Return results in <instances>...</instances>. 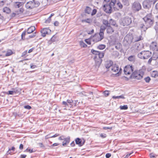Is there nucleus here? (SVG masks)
Returning a JSON list of instances; mask_svg holds the SVG:
<instances>
[{"instance_id": "1", "label": "nucleus", "mask_w": 158, "mask_h": 158, "mask_svg": "<svg viewBox=\"0 0 158 158\" xmlns=\"http://www.w3.org/2000/svg\"><path fill=\"white\" fill-rule=\"evenodd\" d=\"M103 24L106 27V31L107 34L110 35L114 33L118 28V25L116 21L111 19L108 21L106 20H103Z\"/></svg>"}, {"instance_id": "2", "label": "nucleus", "mask_w": 158, "mask_h": 158, "mask_svg": "<svg viewBox=\"0 0 158 158\" xmlns=\"http://www.w3.org/2000/svg\"><path fill=\"white\" fill-rule=\"evenodd\" d=\"M24 3L21 2H16L13 3V7L14 8V12L12 14L11 16L15 17L17 16H19L21 15L24 11L23 8Z\"/></svg>"}, {"instance_id": "3", "label": "nucleus", "mask_w": 158, "mask_h": 158, "mask_svg": "<svg viewBox=\"0 0 158 158\" xmlns=\"http://www.w3.org/2000/svg\"><path fill=\"white\" fill-rule=\"evenodd\" d=\"M116 0H111L109 4H105L103 5V10L107 13H111L112 11V7L114 8V6L116 4Z\"/></svg>"}, {"instance_id": "4", "label": "nucleus", "mask_w": 158, "mask_h": 158, "mask_svg": "<svg viewBox=\"0 0 158 158\" xmlns=\"http://www.w3.org/2000/svg\"><path fill=\"white\" fill-rule=\"evenodd\" d=\"M144 74V72L142 70L135 71L131 75V77L137 80L141 79Z\"/></svg>"}, {"instance_id": "5", "label": "nucleus", "mask_w": 158, "mask_h": 158, "mask_svg": "<svg viewBox=\"0 0 158 158\" xmlns=\"http://www.w3.org/2000/svg\"><path fill=\"white\" fill-rule=\"evenodd\" d=\"M91 53L94 55V59L95 61H97V59L99 60H101V59L102 58L104 55V53L101 52H100L94 49L91 50Z\"/></svg>"}, {"instance_id": "6", "label": "nucleus", "mask_w": 158, "mask_h": 158, "mask_svg": "<svg viewBox=\"0 0 158 158\" xmlns=\"http://www.w3.org/2000/svg\"><path fill=\"white\" fill-rule=\"evenodd\" d=\"M111 69L112 73L118 75V76L122 72V69L116 64H113L111 67Z\"/></svg>"}, {"instance_id": "7", "label": "nucleus", "mask_w": 158, "mask_h": 158, "mask_svg": "<svg viewBox=\"0 0 158 158\" xmlns=\"http://www.w3.org/2000/svg\"><path fill=\"white\" fill-rule=\"evenodd\" d=\"M104 37V34L102 33L96 34L93 36L92 39L94 41L97 42L101 40Z\"/></svg>"}, {"instance_id": "8", "label": "nucleus", "mask_w": 158, "mask_h": 158, "mask_svg": "<svg viewBox=\"0 0 158 158\" xmlns=\"http://www.w3.org/2000/svg\"><path fill=\"white\" fill-rule=\"evenodd\" d=\"M134 68L132 66L128 65L126 66L124 69V72L126 75H130L133 72Z\"/></svg>"}, {"instance_id": "9", "label": "nucleus", "mask_w": 158, "mask_h": 158, "mask_svg": "<svg viewBox=\"0 0 158 158\" xmlns=\"http://www.w3.org/2000/svg\"><path fill=\"white\" fill-rule=\"evenodd\" d=\"M85 12L88 14H91L92 16L95 15L97 12V10L96 9H94L93 10L89 7L87 6L85 10Z\"/></svg>"}, {"instance_id": "10", "label": "nucleus", "mask_w": 158, "mask_h": 158, "mask_svg": "<svg viewBox=\"0 0 158 158\" xmlns=\"http://www.w3.org/2000/svg\"><path fill=\"white\" fill-rule=\"evenodd\" d=\"M41 32L42 36L44 37L46 35L51 34V30L48 27L44 28L41 30Z\"/></svg>"}, {"instance_id": "11", "label": "nucleus", "mask_w": 158, "mask_h": 158, "mask_svg": "<svg viewBox=\"0 0 158 158\" xmlns=\"http://www.w3.org/2000/svg\"><path fill=\"white\" fill-rule=\"evenodd\" d=\"M138 56L141 59H147L148 58V52L147 51H143L138 54Z\"/></svg>"}, {"instance_id": "12", "label": "nucleus", "mask_w": 158, "mask_h": 158, "mask_svg": "<svg viewBox=\"0 0 158 158\" xmlns=\"http://www.w3.org/2000/svg\"><path fill=\"white\" fill-rule=\"evenodd\" d=\"M141 8V6L140 4L138 2H135L132 6V9L135 11H138Z\"/></svg>"}, {"instance_id": "13", "label": "nucleus", "mask_w": 158, "mask_h": 158, "mask_svg": "<svg viewBox=\"0 0 158 158\" xmlns=\"http://www.w3.org/2000/svg\"><path fill=\"white\" fill-rule=\"evenodd\" d=\"M133 36L132 34H127L124 38V40L127 43H131L133 39Z\"/></svg>"}, {"instance_id": "14", "label": "nucleus", "mask_w": 158, "mask_h": 158, "mask_svg": "<svg viewBox=\"0 0 158 158\" xmlns=\"http://www.w3.org/2000/svg\"><path fill=\"white\" fill-rule=\"evenodd\" d=\"M123 7V6L121 3L118 1L114 5V9L115 10H118L119 9H122Z\"/></svg>"}, {"instance_id": "15", "label": "nucleus", "mask_w": 158, "mask_h": 158, "mask_svg": "<svg viewBox=\"0 0 158 158\" xmlns=\"http://www.w3.org/2000/svg\"><path fill=\"white\" fill-rule=\"evenodd\" d=\"M75 141L76 144L80 146H82L85 142L84 139L82 140L79 138H77Z\"/></svg>"}, {"instance_id": "16", "label": "nucleus", "mask_w": 158, "mask_h": 158, "mask_svg": "<svg viewBox=\"0 0 158 158\" xmlns=\"http://www.w3.org/2000/svg\"><path fill=\"white\" fill-rule=\"evenodd\" d=\"M33 1H29L25 5L26 8L27 9H32L34 8Z\"/></svg>"}, {"instance_id": "17", "label": "nucleus", "mask_w": 158, "mask_h": 158, "mask_svg": "<svg viewBox=\"0 0 158 158\" xmlns=\"http://www.w3.org/2000/svg\"><path fill=\"white\" fill-rule=\"evenodd\" d=\"M158 58V54L157 53H153L152 56L149 59V64L152 60H155Z\"/></svg>"}, {"instance_id": "18", "label": "nucleus", "mask_w": 158, "mask_h": 158, "mask_svg": "<svg viewBox=\"0 0 158 158\" xmlns=\"http://www.w3.org/2000/svg\"><path fill=\"white\" fill-rule=\"evenodd\" d=\"M150 47L151 49L156 51L157 48V44L156 42H152L150 45Z\"/></svg>"}, {"instance_id": "19", "label": "nucleus", "mask_w": 158, "mask_h": 158, "mask_svg": "<svg viewBox=\"0 0 158 158\" xmlns=\"http://www.w3.org/2000/svg\"><path fill=\"white\" fill-rule=\"evenodd\" d=\"M131 22V19L128 18L124 19L123 21V23L124 26L128 25Z\"/></svg>"}, {"instance_id": "20", "label": "nucleus", "mask_w": 158, "mask_h": 158, "mask_svg": "<svg viewBox=\"0 0 158 158\" xmlns=\"http://www.w3.org/2000/svg\"><path fill=\"white\" fill-rule=\"evenodd\" d=\"M15 148L14 146L12 147L11 148H9L7 152V154L12 155L15 154Z\"/></svg>"}, {"instance_id": "21", "label": "nucleus", "mask_w": 158, "mask_h": 158, "mask_svg": "<svg viewBox=\"0 0 158 158\" xmlns=\"http://www.w3.org/2000/svg\"><path fill=\"white\" fill-rule=\"evenodd\" d=\"M113 62L111 61H108L106 62L105 64V66L107 69H109L110 67H111L113 64Z\"/></svg>"}, {"instance_id": "22", "label": "nucleus", "mask_w": 158, "mask_h": 158, "mask_svg": "<svg viewBox=\"0 0 158 158\" xmlns=\"http://www.w3.org/2000/svg\"><path fill=\"white\" fill-rule=\"evenodd\" d=\"M70 141V137H68L64 139V141L62 142V145L63 146L68 144Z\"/></svg>"}, {"instance_id": "23", "label": "nucleus", "mask_w": 158, "mask_h": 158, "mask_svg": "<svg viewBox=\"0 0 158 158\" xmlns=\"http://www.w3.org/2000/svg\"><path fill=\"white\" fill-rule=\"evenodd\" d=\"M150 73L151 76L153 77H156L158 76V72L156 71H153Z\"/></svg>"}, {"instance_id": "24", "label": "nucleus", "mask_w": 158, "mask_h": 158, "mask_svg": "<svg viewBox=\"0 0 158 158\" xmlns=\"http://www.w3.org/2000/svg\"><path fill=\"white\" fill-rule=\"evenodd\" d=\"M35 27L31 26L27 29V32L28 34H30L33 32L35 30Z\"/></svg>"}, {"instance_id": "25", "label": "nucleus", "mask_w": 158, "mask_h": 158, "mask_svg": "<svg viewBox=\"0 0 158 158\" xmlns=\"http://www.w3.org/2000/svg\"><path fill=\"white\" fill-rule=\"evenodd\" d=\"M13 54V52L11 49H8L5 54L6 56H9Z\"/></svg>"}, {"instance_id": "26", "label": "nucleus", "mask_w": 158, "mask_h": 158, "mask_svg": "<svg viewBox=\"0 0 158 158\" xmlns=\"http://www.w3.org/2000/svg\"><path fill=\"white\" fill-rule=\"evenodd\" d=\"M106 27L105 26H104L103 25L101 26L100 30V33H102L104 34V31L106 29Z\"/></svg>"}, {"instance_id": "27", "label": "nucleus", "mask_w": 158, "mask_h": 158, "mask_svg": "<svg viewBox=\"0 0 158 158\" xmlns=\"http://www.w3.org/2000/svg\"><path fill=\"white\" fill-rule=\"evenodd\" d=\"M3 12L6 13H9L11 11L10 9L7 7H5L3 9Z\"/></svg>"}, {"instance_id": "28", "label": "nucleus", "mask_w": 158, "mask_h": 158, "mask_svg": "<svg viewBox=\"0 0 158 158\" xmlns=\"http://www.w3.org/2000/svg\"><path fill=\"white\" fill-rule=\"evenodd\" d=\"M143 7L145 9H147L148 6V1L147 0L144 1L143 3Z\"/></svg>"}, {"instance_id": "29", "label": "nucleus", "mask_w": 158, "mask_h": 158, "mask_svg": "<svg viewBox=\"0 0 158 158\" xmlns=\"http://www.w3.org/2000/svg\"><path fill=\"white\" fill-rule=\"evenodd\" d=\"M128 60L132 62H134L135 60V57L134 56H131L128 57Z\"/></svg>"}, {"instance_id": "30", "label": "nucleus", "mask_w": 158, "mask_h": 158, "mask_svg": "<svg viewBox=\"0 0 158 158\" xmlns=\"http://www.w3.org/2000/svg\"><path fill=\"white\" fill-rule=\"evenodd\" d=\"M122 47V44L120 43H117L115 44V48L117 49H119Z\"/></svg>"}, {"instance_id": "31", "label": "nucleus", "mask_w": 158, "mask_h": 158, "mask_svg": "<svg viewBox=\"0 0 158 158\" xmlns=\"http://www.w3.org/2000/svg\"><path fill=\"white\" fill-rule=\"evenodd\" d=\"M34 8L38 6L40 4V3L38 1L36 0H34L33 2Z\"/></svg>"}, {"instance_id": "32", "label": "nucleus", "mask_w": 158, "mask_h": 158, "mask_svg": "<svg viewBox=\"0 0 158 158\" xmlns=\"http://www.w3.org/2000/svg\"><path fill=\"white\" fill-rule=\"evenodd\" d=\"M154 22V19L149 18V27L152 26Z\"/></svg>"}, {"instance_id": "33", "label": "nucleus", "mask_w": 158, "mask_h": 158, "mask_svg": "<svg viewBox=\"0 0 158 158\" xmlns=\"http://www.w3.org/2000/svg\"><path fill=\"white\" fill-rule=\"evenodd\" d=\"M105 48L106 45L102 44L99 45L97 47V48L100 50H103L105 49Z\"/></svg>"}, {"instance_id": "34", "label": "nucleus", "mask_w": 158, "mask_h": 158, "mask_svg": "<svg viewBox=\"0 0 158 158\" xmlns=\"http://www.w3.org/2000/svg\"><path fill=\"white\" fill-rule=\"evenodd\" d=\"M112 98L114 99H118V98H122V99H125V98L124 97V96L123 95H121L120 96H112Z\"/></svg>"}, {"instance_id": "35", "label": "nucleus", "mask_w": 158, "mask_h": 158, "mask_svg": "<svg viewBox=\"0 0 158 158\" xmlns=\"http://www.w3.org/2000/svg\"><path fill=\"white\" fill-rule=\"evenodd\" d=\"M156 0H149V5H153L156 2Z\"/></svg>"}, {"instance_id": "36", "label": "nucleus", "mask_w": 158, "mask_h": 158, "mask_svg": "<svg viewBox=\"0 0 158 158\" xmlns=\"http://www.w3.org/2000/svg\"><path fill=\"white\" fill-rule=\"evenodd\" d=\"M80 45L81 47L85 48L87 45L82 41L80 42Z\"/></svg>"}, {"instance_id": "37", "label": "nucleus", "mask_w": 158, "mask_h": 158, "mask_svg": "<svg viewBox=\"0 0 158 158\" xmlns=\"http://www.w3.org/2000/svg\"><path fill=\"white\" fill-rule=\"evenodd\" d=\"M103 94L105 97H107L110 94L109 91L108 90H106L103 92Z\"/></svg>"}, {"instance_id": "38", "label": "nucleus", "mask_w": 158, "mask_h": 158, "mask_svg": "<svg viewBox=\"0 0 158 158\" xmlns=\"http://www.w3.org/2000/svg\"><path fill=\"white\" fill-rule=\"evenodd\" d=\"M26 34V31H24L21 35V39L24 40L25 39V36Z\"/></svg>"}, {"instance_id": "39", "label": "nucleus", "mask_w": 158, "mask_h": 158, "mask_svg": "<svg viewBox=\"0 0 158 158\" xmlns=\"http://www.w3.org/2000/svg\"><path fill=\"white\" fill-rule=\"evenodd\" d=\"M67 102L68 103V106H71L72 103H73V101L72 99L67 100Z\"/></svg>"}, {"instance_id": "40", "label": "nucleus", "mask_w": 158, "mask_h": 158, "mask_svg": "<svg viewBox=\"0 0 158 158\" xmlns=\"http://www.w3.org/2000/svg\"><path fill=\"white\" fill-rule=\"evenodd\" d=\"M120 108L121 110H127L128 108V106L127 105H125L123 106H120Z\"/></svg>"}, {"instance_id": "41", "label": "nucleus", "mask_w": 158, "mask_h": 158, "mask_svg": "<svg viewBox=\"0 0 158 158\" xmlns=\"http://www.w3.org/2000/svg\"><path fill=\"white\" fill-rule=\"evenodd\" d=\"M83 22H85L89 23H91L92 20L90 19H87L83 20Z\"/></svg>"}, {"instance_id": "42", "label": "nucleus", "mask_w": 158, "mask_h": 158, "mask_svg": "<svg viewBox=\"0 0 158 158\" xmlns=\"http://www.w3.org/2000/svg\"><path fill=\"white\" fill-rule=\"evenodd\" d=\"M56 36L55 35H54L51 38L50 40L52 42H54L56 41Z\"/></svg>"}, {"instance_id": "43", "label": "nucleus", "mask_w": 158, "mask_h": 158, "mask_svg": "<svg viewBox=\"0 0 158 158\" xmlns=\"http://www.w3.org/2000/svg\"><path fill=\"white\" fill-rule=\"evenodd\" d=\"M24 152H29L30 153H31L34 152L32 149H29L28 148H27L26 149Z\"/></svg>"}, {"instance_id": "44", "label": "nucleus", "mask_w": 158, "mask_h": 158, "mask_svg": "<svg viewBox=\"0 0 158 158\" xmlns=\"http://www.w3.org/2000/svg\"><path fill=\"white\" fill-rule=\"evenodd\" d=\"M77 102V101H75L74 102L73 101V103H72L71 106H70V108H73V107L76 106V103Z\"/></svg>"}, {"instance_id": "45", "label": "nucleus", "mask_w": 158, "mask_h": 158, "mask_svg": "<svg viewBox=\"0 0 158 158\" xmlns=\"http://www.w3.org/2000/svg\"><path fill=\"white\" fill-rule=\"evenodd\" d=\"M39 146V147L41 148H45V145L43 144V143H39L38 144Z\"/></svg>"}, {"instance_id": "46", "label": "nucleus", "mask_w": 158, "mask_h": 158, "mask_svg": "<svg viewBox=\"0 0 158 158\" xmlns=\"http://www.w3.org/2000/svg\"><path fill=\"white\" fill-rule=\"evenodd\" d=\"M155 154L153 153H151L149 154L150 158H156L155 156Z\"/></svg>"}, {"instance_id": "47", "label": "nucleus", "mask_w": 158, "mask_h": 158, "mask_svg": "<svg viewBox=\"0 0 158 158\" xmlns=\"http://www.w3.org/2000/svg\"><path fill=\"white\" fill-rule=\"evenodd\" d=\"M27 50L25 51L22 53V56L24 57V56L27 55Z\"/></svg>"}, {"instance_id": "48", "label": "nucleus", "mask_w": 158, "mask_h": 158, "mask_svg": "<svg viewBox=\"0 0 158 158\" xmlns=\"http://www.w3.org/2000/svg\"><path fill=\"white\" fill-rule=\"evenodd\" d=\"M85 41L88 44H91V41L89 39H86L85 40Z\"/></svg>"}, {"instance_id": "49", "label": "nucleus", "mask_w": 158, "mask_h": 158, "mask_svg": "<svg viewBox=\"0 0 158 158\" xmlns=\"http://www.w3.org/2000/svg\"><path fill=\"white\" fill-rule=\"evenodd\" d=\"M37 67V66L35 65H34L33 64H31L30 65V68L32 69H34Z\"/></svg>"}, {"instance_id": "50", "label": "nucleus", "mask_w": 158, "mask_h": 158, "mask_svg": "<svg viewBox=\"0 0 158 158\" xmlns=\"http://www.w3.org/2000/svg\"><path fill=\"white\" fill-rule=\"evenodd\" d=\"M24 108L28 110H30L31 108V107L29 105H27L24 106Z\"/></svg>"}, {"instance_id": "51", "label": "nucleus", "mask_w": 158, "mask_h": 158, "mask_svg": "<svg viewBox=\"0 0 158 158\" xmlns=\"http://www.w3.org/2000/svg\"><path fill=\"white\" fill-rule=\"evenodd\" d=\"M155 29L156 31H158V22L156 23L155 26Z\"/></svg>"}, {"instance_id": "52", "label": "nucleus", "mask_w": 158, "mask_h": 158, "mask_svg": "<svg viewBox=\"0 0 158 158\" xmlns=\"http://www.w3.org/2000/svg\"><path fill=\"white\" fill-rule=\"evenodd\" d=\"M59 24V22L57 21H56L54 22V25L55 26H58Z\"/></svg>"}, {"instance_id": "53", "label": "nucleus", "mask_w": 158, "mask_h": 158, "mask_svg": "<svg viewBox=\"0 0 158 158\" xmlns=\"http://www.w3.org/2000/svg\"><path fill=\"white\" fill-rule=\"evenodd\" d=\"M15 92L13 91H9L8 92V93H7V94L8 95H12Z\"/></svg>"}, {"instance_id": "54", "label": "nucleus", "mask_w": 158, "mask_h": 158, "mask_svg": "<svg viewBox=\"0 0 158 158\" xmlns=\"http://www.w3.org/2000/svg\"><path fill=\"white\" fill-rule=\"evenodd\" d=\"M100 136L103 138L106 137V134H103V133L101 134H100Z\"/></svg>"}, {"instance_id": "55", "label": "nucleus", "mask_w": 158, "mask_h": 158, "mask_svg": "<svg viewBox=\"0 0 158 158\" xmlns=\"http://www.w3.org/2000/svg\"><path fill=\"white\" fill-rule=\"evenodd\" d=\"M111 154L110 153H108L106 154V158H109L111 156Z\"/></svg>"}, {"instance_id": "56", "label": "nucleus", "mask_w": 158, "mask_h": 158, "mask_svg": "<svg viewBox=\"0 0 158 158\" xmlns=\"http://www.w3.org/2000/svg\"><path fill=\"white\" fill-rule=\"evenodd\" d=\"M133 152H132L130 153H128L125 156L124 158H128V157L133 153Z\"/></svg>"}, {"instance_id": "57", "label": "nucleus", "mask_w": 158, "mask_h": 158, "mask_svg": "<svg viewBox=\"0 0 158 158\" xmlns=\"http://www.w3.org/2000/svg\"><path fill=\"white\" fill-rule=\"evenodd\" d=\"M34 49H35L34 48H31L30 49H29L28 50V53H30L32 52L34 50Z\"/></svg>"}, {"instance_id": "58", "label": "nucleus", "mask_w": 158, "mask_h": 158, "mask_svg": "<svg viewBox=\"0 0 158 158\" xmlns=\"http://www.w3.org/2000/svg\"><path fill=\"white\" fill-rule=\"evenodd\" d=\"M35 32L34 33V34L29 35V38H33V37H35Z\"/></svg>"}, {"instance_id": "59", "label": "nucleus", "mask_w": 158, "mask_h": 158, "mask_svg": "<svg viewBox=\"0 0 158 158\" xmlns=\"http://www.w3.org/2000/svg\"><path fill=\"white\" fill-rule=\"evenodd\" d=\"M59 135V134H56L52 136L49 137V138H54L58 136Z\"/></svg>"}, {"instance_id": "60", "label": "nucleus", "mask_w": 158, "mask_h": 158, "mask_svg": "<svg viewBox=\"0 0 158 158\" xmlns=\"http://www.w3.org/2000/svg\"><path fill=\"white\" fill-rule=\"evenodd\" d=\"M58 145H59V143H53V144H52L51 146V147H54V146H58Z\"/></svg>"}, {"instance_id": "61", "label": "nucleus", "mask_w": 158, "mask_h": 158, "mask_svg": "<svg viewBox=\"0 0 158 158\" xmlns=\"http://www.w3.org/2000/svg\"><path fill=\"white\" fill-rule=\"evenodd\" d=\"M27 156L26 155L22 154L20 156V158H25Z\"/></svg>"}, {"instance_id": "62", "label": "nucleus", "mask_w": 158, "mask_h": 158, "mask_svg": "<svg viewBox=\"0 0 158 158\" xmlns=\"http://www.w3.org/2000/svg\"><path fill=\"white\" fill-rule=\"evenodd\" d=\"M64 139L65 138H64V137L62 135L59 137V139L60 140H64Z\"/></svg>"}, {"instance_id": "63", "label": "nucleus", "mask_w": 158, "mask_h": 158, "mask_svg": "<svg viewBox=\"0 0 158 158\" xmlns=\"http://www.w3.org/2000/svg\"><path fill=\"white\" fill-rule=\"evenodd\" d=\"M23 145L22 144H20L19 147V148L21 149H23Z\"/></svg>"}, {"instance_id": "64", "label": "nucleus", "mask_w": 158, "mask_h": 158, "mask_svg": "<svg viewBox=\"0 0 158 158\" xmlns=\"http://www.w3.org/2000/svg\"><path fill=\"white\" fill-rule=\"evenodd\" d=\"M70 145L71 147H73L75 145V143H74V142L73 141L72 142H71V143H70Z\"/></svg>"}]
</instances>
